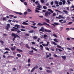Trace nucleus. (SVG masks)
Listing matches in <instances>:
<instances>
[{
  "instance_id": "1",
  "label": "nucleus",
  "mask_w": 74,
  "mask_h": 74,
  "mask_svg": "<svg viewBox=\"0 0 74 74\" xmlns=\"http://www.w3.org/2000/svg\"><path fill=\"white\" fill-rule=\"evenodd\" d=\"M39 31L42 32H44L45 31V32L47 33H51V31L49 30H47L46 29H44V28L43 27H41V28L39 30Z\"/></svg>"
},
{
  "instance_id": "2",
  "label": "nucleus",
  "mask_w": 74,
  "mask_h": 74,
  "mask_svg": "<svg viewBox=\"0 0 74 74\" xmlns=\"http://www.w3.org/2000/svg\"><path fill=\"white\" fill-rule=\"evenodd\" d=\"M11 36L12 37H14L12 40L13 41H15V39L17 37H18V38H20V36H19L14 33H12V34Z\"/></svg>"
},
{
  "instance_id": "3",
  "label": "nucleus",
  "mask_w": 74,
  "mask_h": 74,
  "mask_svg": "<svg viewBox=\"0 0 74 74\" xmlns=\"http://www.w3.org/2000/svg\"><path fill=\"white\" fill-rule=\"evenodd\" d=\"M13 29H11V31H16V32H17V31H18V30H19V28H17L15 27H13Z\"/></svg>"
},
{
  "instance_id": "4",
  "label": "nucleus",
  "mask_w": 74,
  "mask_h": 74,
  "mask_svg": "<svg viewBox=\"0 0 74 74\" xmlns=\"http://www.w3.org/2000/svg\"><path fill=\"white\" fill-rule=\"evenodd\" d=\"M48 14L49 15H51V13H50V12H49L48 11H47L46 12V13L45 14V16H46V17H47L48 16Z\"/></svg>"
},
{
  "instance_id": "5",
  "label": "nucleus",
  "mask_w": 74,
  "mask_h": 74,
  "mask_svg": "<svg viewBox=\"0 0 74 74\" xmlns=\"http://www.w3.org/2000/svg\"><path fill=\"white\" fill-rule=\"evenodd\" d=\"M37 68H38V66H36L35 67H34L31 71V73H33V72L34 71L35 69H37Z\"/></svg>"
},
{
  "instance_id": "6",
  "label": "nucleus",
  "mask_w": 74,
  "mask_h": 74,
  "mask_svg": "<svg viewBox=\"0 0 74 74\" xmlns=\"http://www.w3.org/2000/svg\"><path fill=\"white\" fill-rule=\"evenodd\" d=\"M45 25H47V26H49V27L50 26L49 25V24H47L45 22H43V24H42V26Z\"/></svg>"
},
{
  "instance_id": "7",
  "label": "nucleus",
  "mask_w": 74,
  "mask_h": 74,
  "mask_svg": "<svg viewBox=\"0 0 74 74\" xmlns=\"http://www.w3.org/2000/svg\"><path fill=\"white\" fill-rule=\"evenodd\" d=\"M41 10V9L40 8H36V9L35 10V12H40L38 10Z\"/></svg>"
},
{
  "instance_id": "8",
  "label": "nucleus",
  "mask_w": 74,
  "mask_h": 74,
  "mask_svg": "<svg viewBox=\"0 0 74 74\" xmlns=\"http://www.w3.org/2000/svg\"><path fill=\"white\" fill-rule=\"evenodd\" d=\"M9 27L10 28V24H8L7 25L6 30H8L9 29Z\"/></svg>"
},
{
  "instance_id": "9",
  "label": "nucleus",
  "mask_w": 74,
  "mask_h": 74,
  "mask_svg": "<svg viewBox=\"0 0 74 74\" xmlns=\"http://www.w3.org/2000/svg\"><path fill=\"white\" fill-rule=\"evenodd\" d=\"M16 49V47L14 46L13 47H11V49L12 51H14V50H15Z\"/></svg>"
},
{
  "instance_id": "10",
  "label": "nucleus",
  "mask_w": 74,
  "mask_h": 74,
  "mask_svg": "<svg viewBox=\"0 0 74 74\" xmlns=\"http://www.w3.org/2000/svg\"><path fill=\"white\" fill-rule=\"evenodd\" d=\"M47 10L48 11H49L50 12L51 14L53 13V11L52 10H51V9H48Z\"/></svg>"
},
{
  "instance_id": "11",
  "label": "nucleus",
  "mask_w": 74,
  "mask_h": 74,
  "mask_svg": "<svg viewBox=\"0 0 74 74\" xmlns=\"http://www.w3.org/2000/svg\"><path fill=\"white\" fill-rule=\"evenodd\" d=\"M45 19L46 20V22H47V23H50V22H49L50 21L49 20L46 18H45Z\"/></svg>"
},
{
  "instance_id": "12",
  "label": "nucleus",
  "mask_w": 74,
  "mask_h": 74,
  "mask_svg": "<svg viewBox=\"0 0 74 74\" xmlns=\"http://www.w3.org/2000/svg\"><path fill=\"white\" fill-rule=\"evenodd\" d=\"M22 25H28V23H26L25 22H23V23H22Z\"/></svg>"
},
{
  "instance_id": "13",
  "label": "nucleus",
  "mask_w": 74,
  "mask_h": 74,
  "mask_svg": "<svg viewBox=\"0 0 74 74\" xmlns=\"http://www.w3.org/2000/svg\"><path fill=\"white\" fill-rule=\"evenodd\" d=\"M16 50L17 51H18V52H23V51L21 50H20L19 49H17Z\"/></svg>"
},
{
  "instance_id": "14",
  "label": "nucleus",
  "mask_w": 74,
  "mask_h": 74,
  "mask_svg": "<svg viewBox=\"0 0 74 74\" xmlns=\"http://www.w3.org/2000/svg\"><path fill=\"white\" fill-rule=\"evenodd\" d=\"M51 44H54V45H57V44L56 43H55V42H53V41H52L51 42Z\"/></svg>"
},
{
  "instance_id": "15",
  "label": "nucleus",
  "mask_w": 74,
  "mask_h": 74,
  "mask_svg": "<svg viewBox=\"0 0 74 74\" xmlns=\"http://www.w3.org/2000/svg\"><path fill=\"white\" fill-rule=\"evenodd\" d=\"M25 46L27 48H28V49H30V47H29V45H28V44H26L25 45Z\"/></svg>"
},
{
  "instance_id": "16",
  "label": "nucleus",
  "mask_w": 74,
  "mask_h": 74,
  "mask_svg": "<svg viewBox=\"0 0 74 74\" xmlns=\"http://www.w3.org/2000/svg\"><path fill=\"white\" fill-rule=\"evenodd\" d=\"M46 71L47 73H52V71L48 70H47Z\"/></svg>"
},
{
  "instance_id": "17",
  "label": "nucleus",
  "mask_w": 74,
  "mask_h": 74,
  "mask_svg": "<svg viewBox=\"0 0 74 74\" xmlns=\"http://www.w3.org/2000/svg\"><path fill=\"white\" fill-rule=\"evenodd\" d=\"M31 48L32 49H33V50H34V51H36V52L37 51V50L36 49L34 48L33 47H31Z\"/></svg>"
},
{
  "instance_id": "18",
  "label": "nucleus",
  "mask_w": 74,
  "mask_h": 74,
  "mask_svg": "<svg viewBox=\"0 0 74 74\" xmlns=\"http://www.w3.org/2000/svg\"><path fill=\"white\" fill-rule=\"evenodd\" d=\"M14 27H17V28H19V26H20L19 25H17V24H16L14 25Z\"/></svg>"
},
{
  "instance_id": "19",
  "label": "nucleus",
  "mask_w": 74,
  "mask_h": 74,
  "mask_svg": "<svg viewBox=\"0 0 74 74\" xmlns=\"http://www.w3.org/2000/svg\"><path fill=\"white\" fill-rule=\"evenodd\" d=\"M61 57L64 60H66V57L65 56H62Z\"/></svg>"
},
{
  "instance_id": "20",
  "label": "nucleus",
  "mask_w": 74,
  "mask_h": 74,
  "mask_svg": "<svg viewBox=\"0 0 74 74\" xmlns=\"http://www.w3.org/2000/svg\"><path fill=\"white\" fill-rule=\"evenodd\" d=\"M40 47L41 48L40 49H41L42 51V50H43V48H44V47L41 45H40Z\"/></svg>"
},
{
  "instance_id": "21",
  "label": "nucleus",
  "mask_w": 74,
  "mask_h": 74,
  "mask_svg": "<svg viewBox=\"0 0 74 74\" xmlns=\"http://www.w3.org/2000/svg\"><path fill=\"white\" fill-rule=\"evenodd\" d=\"M27 10L28 12H32V10H31L30 9H28Z\"/></svg>"
},
{
  "instance_id": "22",
  "label": "nucleus",
  "mask_w": 74,
  "mask_h": 74,
  "mask_svg": "<svg viewBox=\"0 0 74 74\" xmlns=\"http://www.w3.org/2000/svg\"><path fill=\"white\" fill-rule=\"evenodd\" d=\"M62 2L63 5H64L66 3V1H65V0H63V1H62Z\"/></svg>"
},
{
  "instance_id": "23",
  "label": "nucleus",
  "mask_w": 74,
  "mask_h": 74,
  "mask_svg": "<svg viewBox=\"0 0 74 74\" xmlns=\"http://www.w3.org/2000/svg\"><path fill=\"white\" fill-rule=\"evenodd\" d=\"M0 42L1 43L2 45H3L4 44V41H3L1 40Z\"/></svg>"
},
{
  "instance_id": "24",
  "label": "nucleus",
  "mask_w": 74,
  "mask_h": 74,
  "mask_svg": "<svg viewBox=\"0 0 74 74\" xmlns=\"http://www.w3.org/2000/svg\"><path fill=\"white\" fill-rule=\"evenodd\" d=\"M59 18H63V19H64V17L63 16H62L60 15H59Z\"/></svg>"
},
{
  "instance_id": "25",
  "label": "nucleus",
  "mask_w": 74,
  "mask_h": 74,
  "mask_svg": "<svg viewBox=\"0 0 74 74\" xmlns=\"http://www.w3.org/2000/svg\"><path fill=\"white\" fill-rule=\"evenodd\" d=\"M54 41H55L56 42H58V41L57 40V39L56 38L53 39Z\"/></svg>"
},
{
  "instance_id": "26",
  "label": "nucleus",
  "mask_w": 74,
  "mask_h": 74,
  "mask_svg": "<svg viewBox=\"0 0 74 74\" xmlns=\"http://www.w3.org/2000/svg\"><path fill=\"white\" fill-rule=\"evenodd\" d=\"M37 25L38 26H42V24L40 23H38L37 24Z\"/></svg>"
},
{
  "instance_id": "27",
  "label": "nucleus",
  "mask_w": 74,
  "mask_h": 74,
  "mask_svg": "<svg viewBox=\"0 0 74 74\" xmlns=\"http://www.w3.org/2000/svg\"><path fill=\"white\" fill-rule=\"evenodd\" d=\"M63 12H65L66 14H68V12H67V11L66 10H64Z\"/></svg>"
},
{
  "instance_id": "28",
  "label": "nucleus",
  "mask_w": 74,
  "mask_h": 74,
  "mask_svg": "<svg viewBox=\"0 0 74 74\" xmlns=\"http://www.w3.org/2000/svg\"><path fill=\"white\" fill-rule=\"evenodd\" d=\"M33 32H34V30H32L28 31V33H33Z\"/></svg>"
},
{
  "instance_id": "29",
  "label": "nucleus",
  "mask_w": 74,
  "mask_h": 74,
  "mask_svg": "<svg viewBox=\"0 0 74 74\" xmlns=\"http://www.w3.org/2000/svg\"><path fill=\"white\" fill-rule=\"evenodd\" d=\"M43 8L45 9V10H46L47 8V7L45 6H43Z\"/></svg>"
},
{
  "instance_id": "30",
  "label": "nucleus",
  "mask_w": 74,
  "mask_h": 74,
  "mask_svg": "<svg viewBox=\"0 0 74 74\" xmlns=\"http://www.w3.org/2000/svg\"><path fill=\"white\" fill-rule=\"evenodd\" d=\"M54 3L55 4H59V2L58 1H55Z\"/></svg>"
},
{
  "instance_id": "31",
  "label": "nucleus",
  "mask_w": 74,
  "mask_h": 74,
  "mask_svg": "<svg viewBox=\"0 0 74 74\" xmlns=\"http://www.w3.org/2000/svg\"><path fill=\"white\" fill-rule=\"evenodd\" d=\"M17 56L18 57H21V55L20 54H18L17 55Z\"/></svg>"
},
{
  "instance_id": "32",
  "label": "nucleus",
  "mask_w": 74,
  "mask_h": 74,
  "mask_svg": "<svg viewBox=\"0 0 74 74\" xmlns=\"http://www.w3.org/2000/svg\"><path fill=\"white\" fill-rule=\"evenodd\" d=\"M5 50H6V51H10V49H8L7 48H5Z\"/></svg>"
},
{
  "instance_id": "33",
  "label": "nucleus",
  "mask_w": 74,
  "mask_h": 74,
  "mask_svg": "<svg viewBox=\"0 0 74 74\" xmlns=\"http://www.w3.org/2000/svg\"><path fill=\"white\" fill-rule=\"evenodd\" d=\"M9 16L10 17H11V18H13V17H14V16L12 15H10Z\"/></svg>"
},
{
  "instance_id": "34",
  "label": "nucleus",
  "mask_w": 74,
  "mask_h": 74,
  "mask_svg": "<svg viewBox=\"0 0 74 74\" xmlns=\"http://www.w3.org/2000/svg\"><path fill=\"white\" fill-rule=\"evenodd\" d=\"M46 69H49V70H51V68L49 67H46Z\"/></svg>"
},
{
  "instance_id": "35",
  "label": "nucleus",
  "mask_w": 74,
  "mask_h": 74,
  "mask_svg": "<svg viewBox=\"0 0 74 74\" xmlns=\"http://www.w3.org/2000/svg\"><path fill=\"white\" fill-rule=\"evenodd\" d=\"M30 58L28 59V63H30Z\"/></svg>"
},
{
  "instance_id": "36",
  "label": "nucleus",
  "mask_w": 74,
  "mask_h": 74,
  "mask_svg": "<svg viewBox=\"0 0 74 74\" xmlns=\"http://www.w3.org/2000/svg\"><path fill=\"white\" fill-rule=\"evenodd\" d=\"M43 37L45 38V37H47V35L46 34H44L43 35Z\"/></svg>"
},
{
  "instance_id": "37",
  "label": "nucleus",
  "mask_w": 74,
  "mask_h": 74,
  "mask_svg": "<svg viewBox=\"0 0 74 74\" xmlns=\"http://www.w3.org/2000/svg\"><path fill=\"white\" fill-rule=\"evenodd\" d=\"M53 36H54V37H57V36L56 35V34H53Z\"/></svg>"
},
{
  "instance_id": "38",
  "label": "nucleus",
  "mask_w": 74,
  "mask_h": 74,
  "mask_svg": "<svg viewBox=\"0 0 74 74\" xmlns=\"http://www.w3.org/2000/svg\"><path fill=\"white\" fill-rule=\"evenodd\" d=\"M62 2L61 1H60L59 2V4L60 5H62Z\"/></svg>"
},
{
  "instance_id": "39",
  "label": "nucleus",
  "mask_w": 74,
  "mask_h": 74,
  "mask_svg": "<svg viewBox=\"0 0 74 74\" xmlns=\"http://www.w3.org/2000/svg\"><path fill=\"white\" fill-rule=\"evenodd\" d=\"M33 38L34 39H37V37L36 36H34L33 37Z\"/></svg>"
},
{
  "instance_id": "40",
  "label": "nucleus",
  "mask_w": 74,
  "mask_h": 74,
  "mask_svg": "<svg viewBox=\"0 0 74 74\" xmlns=\"http://www.w3.org/2000/svg\"><path fill=\"white\" fill-rule=\"evenodd\" d=\"M42 45L43 47H46L47 46V45H46L45 44H42Z\"/></svg>"
},
{
  "instance_id": "41",
  "label": "nucleus",
  "mask_w": 74,
  "mask_h": 74,
  "mask_svg": "<svg viewBox=\"0 0 74 74\" xmlns=\"http://www.w3.org/2000/svg\"><path fill=\"white\" fill-rule=\"evenodd\" d=\"M57 47H58V48H62V47L60 46L57 45Z\"/></svg>"
},
{
  "instance_id": "42",
  "label": "nucleus",
  "mask_w": 74,
  "mask_h": 74,
  "mask_svg": "<svg viewBox=\"0 0 74 74\" xmlns=\"http://www.w3.org/2000/svg\"><path fill=\"white\" fill-rule=\"evenodd\" d=\"M37 7H38V8H41V5H40L39 6H37Z\"/></svg>"
},
{
  "instance_id": "43",
  "label": "nucleus",
  "mask_w": 74,
  "mask_h": 74,
  "mask_svg": "<svg viewBox=\"0 0 74 74\" xmlns=\"http://www.w3.org/2000/svg\"><path fill=\"white\" fill-rule=\"evenodd\" d=\"M56 16V13H54L53 14V16Z\"/></svg>"
},
{
  "instance_id": "44",
  "label": "nucleus",
  "mask_w": 74,
  "mask_h": 74,
  "mask_svg": "<svg viewBox=\"0 0 74 74\" xmlns=\"http://www.w3.org/2000/svg\"><path fill=\"white\" fill-rule=\"evenodd\" d=\"M49 44V41L47 42V44H46V46H48Z\"/></svg>"
},
{
  "instance_id": "45",
  "label": "nucleus",
  "mask_w": 74,
  "mask_h": 74,
  "mask_svg": "<svg viewBox=\"0 0 74 74\" xmlns=\"http://www.w3.org/2000/svg\"><path fill=\"white\" fill-rule=\"evenodd\" d=\"M21 31H22V32H25V31H26V30L25 29H21Z\"/></svg>"
},
{
  "instance_id": "46",
  "label": "nucleus",
  "mask_w": 74,
  "mask_h": 74,
  "mask_svg": "<svg viewBox=\"0 0 74 74\" xmlns=\"http://www.w3.org/2000/svg\"><path fill=\"white\" fill-rule=\"evenodd\" d=\"M53 56H54V57H56V58L58 57V56L56 54H54Z\"/></svg>"
},
{
  "instance_id": "47",
  "label": "nucleus",
  "mask_w": 74,
  "mask_h": 74,
  "mask_svg": "<svg viewBox=\"0 0 74 74\" xmlns=\"http://www.w3.org/2000/svg\"><path fill=\"white\" fill-rule=\"evenodd\" d=\"M55 10L56 11H58V12H60L61 13H62V12L60 10Z\"/></svg>"
},
{
  "instance_id": "48",
  "label": "nucleus",
  "mask_w": 74,
  "mask_h": 74,
  "mask_svg": "<svg viewBox=\"0 0 74 74\" xmlns=\"http://www.w3.org/2000/svg\"><path fill=\"white\" fill-rule=\"evenodd\" d=\"M73 23V22H69L68 23V25H70L71 24H72Z\"/></svg>"
},
{
  "instance_id": "49",
  "label": "nucleus",
  "mask_w": 74,
  "mask_h": 74,
  "mask_svg": "<svg viewBox=\"0 0 74 74\" xmlns=\"http://www.w3.org/2000/svg\"><path fill=\"white\" fill-rule=\"evenodd\" d=\"M25 35H26V36H30V35L28 34H25Z\"/></svg>"
},
{
  "instance_id": "50",
  "label": "nucleus",
  "mask_w": 74,
  "mask_h": 74,
  "mask_svg": "<svg viewBox=\"0 0 74 74\" xmlns=\"http://www.w3.org/2000/svg\"><path fill=\"white\" fill-rule=\"evenodd\" d=\"M16 70V69L15 68H14L12 69V71H15Z\"/></svg>"
},
{
  "instance_id": "51",
  "label": "nucleus",
  "mask_w": 74,
  "mask_h": 74,
  "mask_svg": "<svg viewBox=\"0 0 74 74\" xmlns=\"http://www.w3.org/2000/svg\"><path fill=\"white\" fill-rule=\"evenodd\" d=\"M40 38H38L37 40L38 42H40Z\"/></svg>"
},
{
  "instance_id": "52",
  "label": "nucleus",
  "mask_w": 74,
  "mask_h": 74,
  "mask_svg": "<svg viewBox=\"0 0 74 74\" xmlns=\"http://www.w3.org/2000/svg\"><path fill=\"white\" fill-rule=\"evenodd\" d=\"M29 52H31V53H33V52H34L33 50H32L31 51H29Z\"/></svg>"
},
{
  "instance_id": "53",
  "label": "nucleus",
  "mask_w": 74,
  "mask_h": 74,
  "mask_svg": "<svg viewBox=\"0 0 74 74\" xmlns=\"http://www.w3.org/2000/svg\"><path fill=\"white\" fill-rule=\"evenodd\" d=\"M41 3H43L44 2V0H41L40 1Z\"/></svg>"
},
{
  "instance_id": "54",
  "label": "nucleus",
  "mask_w": 74,
  "mask_h": 74,
  "mask_svg": "<svg viewBox=\"0 0 74 74\" xmlns=\"http://www.w3.org/2000/svg\"><path fill=\"white\" fill-rule=\"evenodd\" d=\"M24 4L25 5H27V2H24Z\"/></svg>"
},
{
  "instance_id": "55",
  "label": "nucleus",
  "mask_w": 74,
  "mask_h": 74,
  "mask_svg": "<svg viewBox=\"0 0 74 74\" xmlns=\"http://www.w3.org/2000/svg\"><path fill=\"white\" fill-rule=\"evenodd\" d=\"M27 12H25L24 13V15H26L27 14Z\"/></svg>"
},
{
  "instance_id": "56",
  "label": "nucleus",
  "mask_w": 74,
  "mask_h": 74,
  "mask_svg": "<svg viewBox=\"0 0 74 74\" xmlns=\"http://www.w3.org/2000/svg\"><path fill=\"white\" fill-rule=\"evenodd\" d=\"M17 33H21V31L20 30H18V31H17Z\"/></svg>"
},
{
  "instance_id": "57",
  "label": "nucleus",
  "mask_w": 74,
  "mask_h": 74,
  "mask_svg": "<svg viewBox=\"0 0 74 74\" xmlns=\"http://www.w3.org/2000/svg\"><path fill=\"white\" fill-rule=\"evenodd\" d=\"M54 25H58L59 24L58 23H54Z\"/></svg>"
},
{
  "instance_id": "58",
  "label": "nucleus",
  "mask_w": 74,
  "mask_h": 74,
  "mask_svg": "<svg viewBox=\"0 0 74 74\" xmlns=\"http://www.w3.org/2000/svg\"><path fill=\"white\" fill-rule=\"evenodd\" d=\"M5 53H8V51H6L5 52H4L3 53V54H5Z\"/></svg>"
},
{
  "instance_id": "59",
  "label": "nucleus",
  "mask_w": 74,
  "mask_h": 74,
  "mask_svg": "<svg viewBox=\"0 0 74 74\" xmlns=\"http://www.w3.org/2000/svg\"><path fill=\"white\" fill-rule=\"evenodd\" d=\"M6 17H5V18H3V21H5L6 19Z\"/></svg>"
},
{
  "instance_id": "60",
  "label": "nucleus",
  "mask_w": 74,
  "mask_h": 74,
  "mask_svg": "<svg viewBox=\"0 0 74 74\" xmlns=\"http://www.w3.org/2000/svg\"><path fill=\"white\" fill-rule=\"evenodd\" d=\"M46 49L47 51H49V48H48V47H47L46 48Z\"/></svg>"
},
{
  "instance_id": "61",
  "label": "nucleus",
  "mask_w": 74,
  "mask_h": 74,
  "mask_svg": "<svg viewBox=\"0 0 74 74\" xmlns=\"http://www.w3.org/2000/svg\"><path fill=\"white\" fill-rule=\"evenodd\" d=\"M69 69L70 70V71H74V70L73 69Z\"/></svg>"
},
{
  "instance_id": "62",
  "label": "nucleus",
  "mask_w": 74,
  "mask_h": 74,
  "mask_svg": "<svg viewBox=\"0 0 74 74\" xmlns=\"http://www.w3.org/2000/svg\"><path fill=\"white\" fill-rule=\"evenodd\" d=\"M53 1H52L51 2V5H53Z\"/></svg>"
},
{
  "instance_id": "63",
  "label": "nucleus",
  "mask_w": 74,
  "mask_h": 74,
  "mask_svg": "<svg viewBox=\"0 0 74 74\" xmlns=\"http://www.w3.org/2000/svg\"><path fill=\"white\" fill-rule=\"evenodd\" d=\"M18 14L19 15H22V13L21 12H18Z\"/></svg>"
},
{
  "instance_id": "64",
  "label": "nucleus",
  "mask_w": 74,
  "mask_h": 74,
  "mask_svg": "<svg viewBox=\"0 0 74 74\" xmlns=\"http://www.w3.org/2000/svg\"><path fill=\"white\" fill-rule=\"evenodd\" d=\"M74 8V5H72L71 7V8Z\"/></svg>"
}]
</instances>
